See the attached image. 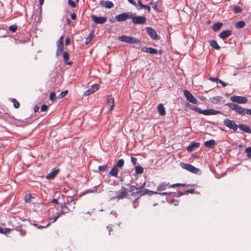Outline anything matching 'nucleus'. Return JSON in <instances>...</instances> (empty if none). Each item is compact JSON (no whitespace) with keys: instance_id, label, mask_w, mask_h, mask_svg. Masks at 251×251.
<instances>
[{"instance_id":"34","label":"nucleus","mask_w":251,"mask_h":251,"mask_svg":"<svg viewBox=\"0 0 251 251\" xmlns=\"http://www.w3.org/2000/svg\"><path fill=\"white\" fill-rule=\"evenodd\" d=\"M125 161L123 159H120L117 162L116 165L115 166L117 168H122L124 165Z\"/></svg>"},{"instance_id":"5","label":"nucleus","mask_w":251,"mask_h":251,"mask_svg":"<svg viewBox=\"0 0 251 251\" xmlns=\"http://www.w3.org/2000/svg\"><path fill=\"white\" fill-rule=\"evenodd\" d=\"M224 124L228 128L232 129L234 131H237L238 128V125H236L233 120H230L228 119H226L224 121Z\"/></svg>"},{"instance_id":"16","label":"nucleus","mask_w":251,"mask_h":251,"mask_svg":"<svg viewBox=\"0 0 251 251\" xmlns=\"http://www.w3.org/2000/svg\"><path fill=\"white\" fill-rule=\"evenodd\" d=\"M232 33V31L231 30H224L220 33L219 36V37L225 40L226 38L230 36Z\"/></svg>"},{"instance_id":"42","label":"nucleus","mask_w":251,"mask_h":251,"mask_svg":"<svg viewBox=\"0 0 251 251\" xmlns=\"http://www.w3.org/2000/svg\"><path fill=\"white\" fill-rule=\"evenodd\" d=\"M92 92L94 93L95 91H96L99 89V85L98 84H93L92 85L91 87L90 88Z\"/></svg>"},{"instance_id":"40","label":"nucleus","mask_w":251,"mask_h":251,"mask_svg":"<svg viewBox=\"0 0 251 251\" xmlns=\"http://www.w3.org/2000/svg\"><path fill=\"white\" fill-rule=\"evenodd\" d=\"M221 98H222V97H221L216 96V97L211 98L210 99V100H212V102H214V101L219 102L220 101Z\"/></svg>"},{"instance_id":"37","label":"nucleus","mask_w":251,"mask_h":251,"mask_svg":"<svg viewBox=\"0 0 251 251\" xmlns=\"http://www.w3.org/2000/svg\"><path fill=\"white\" fill-rule=\"evenodd\" d=\"M233 11L235 13H240L242 11V9L239 6H235L233 8Z\"/></svg>"},{"instance_id":"64","label":"nucleus","mask_w":251,"mask_h":251,"mask_svg":"<svg viewBox=\"0 0 251 251\" xmlns=\"http://www.w3.org/2000/svg\"><path fill=\"white\" fill-rule=\"evenodd\" d=\"M127 0L128 1V2H129L130 3H131V4H133V5H134V6H136V4H136V3L134 1V0Z\"/></svg>"},{"instance_id":"31","label":"nucleus","mask_w":251,"mask_h":251,"mask_svg":"<svg viewBox=\"0 0 251 251\" xmlns=\"http://www.w3.org/2000/svg\"><path fill=\"white\" fill-rule=\"evenodd\" d=\"M245 26V22L243 21H240L237 22L235 24V27L236 28H243Z\"/></svg>"},{"instance_id":"62","label":"nucleus","mask_w":251,"mask_h":251,"mask_svg":"<svg viewBox=\"0 0 251 251\" xmlns=\"http://www.w3.org/2000/svg\"><path fill=\"white\" fill-rule=\"evenodd\" d=\"M71 17L72 19L75 20L76 18V14L75 13H72L71 15Z\"/></svg>"},{"instance_id":"4","label":"nucleus","mask_w":251,"mask_h":251,"mask_svg":"<svg viewBox=\"0 0 251 251\" xmlns=\"http://www.w3.org/2000/svg\"><path fill=\"white\" fill-rule=\"evenodd\" d=\"M180 166L184 169H185L192 173L198 174L200 172L199 169L195 167L190 164H187L185 163H180Z\"/></svg>"},{"instance_id":"51","label":"nucleus","mask_w":251,"mask_h":251,"mask_svg":"<svg viewBox=\"0 0 251 251\" xmlns=\"http://www.w3.org/2000/svg\"><path fill=\"white\" fill-rule=\"evenodd\" d=\"M195 190L194 189H191L185 191L184 192V193H186V195L188 194L189 193L190 194H193L194 193Z\"/></svg>"},{"instance_id":"45","label":"nucleus","mask_w":251,"mask_h":251,"mask_svg":"<svg viewBox=\"0 0 251 251\" xmlns=\"http://www.w3.org/2000/svg\"><path fill=\"white\" fill-rule=\"evenodd\" d=\"M209 80L211 81L212 82H216V83H218L219 81L220 80V79H219L218 78H217V77H210L209 78Z\"/></svg>"},{"instance_id":"43","label":"nucleus","mask_w":251,"mask_h":251,"mask_svg":"<svg viewBox=\"0 0 251 251\" xmlns=\"http://www.w3.org/2000/svg\"><path fill=\"white\" fill-rule=\"evenodd\" d=\"M50 224V222L46 226H38L37 224H33L34 226H37V227L39 229H43L44 228H46L48 226H49Z\"/></svg>"},{"instance_id":"53","label":"nucleus","mask_w":251,"mask_h":251,"mask_svg":"<svg viewBox=\"0 0 251 251\" xmlns=\"http://www.w3.org/2000/svg\"><path fill=\"white\" fill-rule=\"evenodd\" d=\"M11 231V228H4V233H3V234H6L9 233Z\"/></svg>"},{"instance_id":"29","label":"nucleus","mask_w":251,"mask_h":251,"mask_svg":"<svg viewBox=\"0 0 251 251\" xmlns=\"http://www.w3.org/2000/svg\"><path fill=\"white\" fill-rule=\"evenodd\" d=\"M223 24L222 23H217L216 24H214L212 25V29L213 30L215 31H217L220 30V29L221 28V27L223 26Z\"/></svg>"},{"instance_id":"6","label":"nucleus","mask_w":251,"mask_h":251,"mask_svg":"<svg viewBox=\"0 0 251 251\" xmlns=\"http://www.w3.org/2000/svg\"><path fill=\"white\" fill-rule=\"evenodd\" d=\"M129 187L128 192L130 193L131 196L134 197L136 199L137 196H139L140 192V187H136L135 186L130 185L129 184L127 185Z\"/></svg>"},{"instance_id":"11","label":"nucleus","mask_w":251,"mask_h":251,"mask_svg":"<svg viewBox=\"0 0 251 251\" xmlns=\"http://www.w3.org/2000/svg\"><path fill=\"white\" fill-rule=\"evenodd\" d=\"M128 195V191L126 190V188L122 186L121 190L119 191V194L116 196V198L118 200L123 199L127 197Z\"/></svg>"},{"instance_id":"8","label":"nucleus","mask_w":251,"mask_h":251,"mask_svg":"<svg viewBox=\"0 0 251 251\" xmlns=\"http://www.w3.org/2000/svg\"><path fill=\"white\" fill-rule=\"evenodd\" d=\"M230 100L232 102L237 103H245L248 100L246 97L238 96H232L230 98Z\"/></svg>"},{"instance_id":"52","label":"nucleus","mask_w":251,"mask_h":251,"mask_svg":"<svg viewBox=\"0 0 251 251\" xmlns=\"http://www.w3.org/2000/svg\"><path fill=\"white\" fill-rule=\"evenodd\" d=\"M150 4L152 6L153 9H156L157 5V2H151L150 3Z\"/></svg>"},{"instance_id":"1","label":"nucleus","mask_w":251,"mask_h":251,"mask_svg":"<svg viewBox=\"0 0 251 251\" xmlns=\"http://www.w3.org/2000/svg\"><path fill=\"white\" fill-rule=\"evenodd\" d=\"M75 201L72 198H70V200H68L66 203L61 204L60 206L61 210L59 213L62 215L73 211L75 208Z\"/></svg>"},{"instance_id":"33","label":"nucleus","mask_w":251,"mask_h":251,"mask_svg":"<svg viewBox=\"0 0 251 251\" xmlns=\"http://www.w3.org/2000/svg\"><path fill=\"white\" fill-rule=\"evenodd\" d=\"M135 173L136 174H141L144 172V168L140 165L135 167Z\"/></svg>"},{"instance_id":"19","label":"nucleus","mask_w":251,"mask_h":251,"mask_svg":"<svg viewBox=\"0 0 251 251\" xmlns=\"http://www.w3.org/2000/svg\"><path fill=\"white\" fill-rule=\"evenodd\" d=\"M62 57L64 59V62L66 64L71 65L73 64L72 61L68 62L69 59V54L67 51H64L62 53Z\"/></svg>"},{"instance_id":"17","label":"nucleus","mask_w":251,"mask_h":251,"mask_svg":"<svg viewBox=\"0 0 251 251\" xmlns=\"http://www.w3.org/2000/svg\"><path fill=\"white\" fill-rule=\"evenodd\" d=\"M141 50L143 52L150 53L152 54H156L158 53V50L156 49L151 47H143L142 48Z\"/></svg>"},{"instance_id":"46","label":"nucleus","mask_w":251,"mask_h":251,"mask_svg":"<svg viewBox=\"0 0 251 251\" xmlns=\"http://www.w3.org/2000/svg\"><path fill=\"white\" fill-rule=\"evenodd\" d=\"M93 93V92H92V90L91 88H89L87 91H86L84 94H83V96H88L91 94Z\"/></svg>"},{"instance_id":"61","label":"nucleus","mask_w":251,"mask_h":251,"mask_svg":"<svg viewBox=\"0 0 251 251\" xmlns=\"http://www.w3.org/2000/svg\"><path fill=\"white\" fill-rule=\"evenodd\" d=\"M160 116H164L166 114V111H158Z\"/></svg>"},{"instance_id":"58","label":"nucleus","mask_w":251,"mask_h":251,"mask_svg":"<svg viewBox=\"0 0 251 251\" xmlns=\"http://www.w3.org/2000/svg\"><path fill=\"white\" fill-rule=\"evenodd\" d=\"M71 43V41L70 38L69 37H67L65 39V44L66 45H69Z\"/></svg>"},{"instance_id":"41","label":"nucleus","mask_w":251,"mask_h":251,"mask_svg":"<svg viewBox=\"0 0 251 251\" xmlns=\"http://www.w3.org/2000/svg\"><path fill=\"white\" fill-rule=\"evenodd\" d=\"M68 93V91L66 90L62 92L58 96V99H61L65 97L67 94Z\"/></svg>"},{"instance_id":"60","label":"nucleus","mask_w":251,"mask_h":251,"mask_svg":"<svg viewBox=\"0 0 251 251\" xmlns=\"http://www.w3.org/2000/svg\"><path fill=\"white\" fill-rule=\"evenodd\" d=\"M178 186H180V183H176V184H174L173 185H170L169 188H174L175 187Z\"/></svg>"},{"instance_id":"39","label":"nucleus","mask_w":251,"mask_h":251,"mask_svg":"<svg viewBox=\"0 0 251 251\" xmlns=\"http://www.w3.org/2000/svg\"><path fill=\"white\" fill-rule=\"evenodd\" d=\"M17 26L16 25H10L9 27V30L12 32H15L17 30Z\"/></svg>"},{"instance_id":"30","label":"nucleus","mask_w":251,"mask_h":251,"mask_svg":"<svg viewBox=\"0 0 251 251\" xmlns=\"http://www.w3.org/2000/svg\"><path fill=\"white\" fill-rule=\"evenodd\" d=\"M210 45L213 48L216 50H220V47L218 45L217 41L214 40H212L209 41Z\"/></svg>"},{"instance_id":"50","label":"nucleus","mask_w":251,"mask_h":251,"mask_svg":"<svg viewBox=\"0 0 251 251\" xmlns=\"http://www.w3.org/2000/svg\"><path fill=\"white\" fill-rule=\"evenodd\" d=\"M62 216V215H61V214H60L59 212L57 213H56V216H55V217L53 218V220H52V221L51 222H52V223H53V222H55V221L57 220V219H58L59 217H60V216Z\"/></svg>"},{"instance_id":"12","label":"nucleus","mask_w":251,"mask_h":251,"mask_svg":"<svg viewBox=\"0 0 251 251\" xmlns=\"http://www.w3.org/2000/svg\"><path fill=\"white\" fill-rule=\"evenodd\" d=\"M144 186H142L140 187V192L139 196H137L136 199H138L140 198L141 196L145 195L146 194H149L150 195L151 194H157L158 192L157 191H153L149 190L147 189H144Z\"/></svg>"},{"instance_id":"26","label":"nucleus","mask_w":251,"mask_h":251,"mask_svg":"<svg viewBox=\"0 0 251 251\" xmlns=\"http://www.w3.org/2000/svg\"><path fill=\"white\" fill-rule=\"evenodd\" d=\"M118 172L119 170L118 168L114 166L110 170V172L109 173V175L114 176V177H117Z\"/></svg>"},{"instance_id":"20","label":"nucleus","mask_w":251,"mask_h":251,"mask_svg":"<svg viewBox=\"0 0 251 251\" xmlns=\"http://www.w3.org/2000/svg\"><path fill=\"white\" fill-rule=\"evenodd\" d=\"M199 113L204 115H214L220 113V111H197Z\"/></svg>"},{"instance_id":"15","label":"nucleus","mask_w":251,"mask_h":251,"mask_svg":"<svg viewBox=\"0 0 251 251\" xmlns=\"http://www.w3.org/2000/svg\"><path fill=\"white\" fill-rule=\"evenodd\" d=\"M107 101V107L109 108V110L113 109L115 105L114 98L112 96H108Z\"/></svg>"},{"instance_id":"32","label":"nucleus","mask_w":251,"mask_h":251,"mask_svg":"<svg viewBox=\"0 0 251 251\" xmlns=\"http://www.w3.org/2000/svg\"><path fill=\"white\" fill-rule=\"evenodd\" d=\"M94 36V31L92 30L88 35V37L86 39L85 44L88 45L92 40Z\"/></svg>"},{"instance_id":"36","label":"nucleus","mask_w":251,"mask_h":251,"mask_svg":"<svg viewBox=\"0 0 251 251\" xmlns=\"http://www.w3.org/2000/svg\"><path fill=\"white\" fill-rule=\"evenodd\" d=\"M10 100L13 102V105L15 108H19L20 106V103L15 99H11Z\"/></svg>"},{"instance_id":"27","label":"nucleus","mask_w":251,"mask_h":251,"mask_svg":"<svg viewBox=\"0 0 251 251\" xmlns=\"http://www.w3.org/2000/svg\"><path fill=\"white\" fill-rule=\"evenodd\" d=\"M79 216L83 219H88L91 216V213L90 212L81 211L79 212Z\"/></svg>"},{"instance_id":"48","label":"nucleus","mask_w":251,"mask_h":251,"mask_svg":"<svg viewBox=\"0 0 251 251\" xmlns=\"http://www.w3.org/2000/svg\"><path fill=\"white\" fill-rule=\"evenodd\" d=\"M50 100L53 101L55 100V94L54 92H51L50 94Z\"/></svg>"},{"instance_id":"57","label":"nucleus","mask_w":251,"mask_h":251,"mask_svg":"<svg viewBox=\"0 0 251 251\" xmlns=\"http://www.w3.org/2000/svg\"><path fill=\"white\" fill-rule=\"evenodd\" d=\"M157 110H165L163 105L161 103L159 104L157 106Z\"/></svg>"},{"instance_id":"14","label":"nucleus","mask_w":251,"mask_h":251,"mask_svg":"<svg viewBox=\"0 0 251 251\" xmlns=\"http://www.w3.org/2000/svg\"><path fill=\"white\" fill-rule=\"evenodd\" d=\"M200 146L199 142H193L187 147L186 149L188 152H192L198 149Z\"/></svg>"},{"instance_id":"47","label":"nucleus","mask_w":251,"mask_h":251,"mask_svg":"<svg viewBox=\"0 0 251 251\" xmlns=\"http://www.w3.org/2000/svg\"><path fill=\"white\" fill-rule=\"evenodd\" d=\"M68 3L72 7H75L76 6L75 2L73 0H69Z\"/></svg>"},{"instance_id":"38","label":"nucleus","mask_w":251,"mask_h":251,"mask_svg":"<svg viewBox=\"0 0 251 251\" xmlns=\"http://www.w3.org/2000/svg\"><path fill=\"white\" fill-rule=\"evenodd\" d=\"M236 111L241 115H244L245 114L251 115V111Z\"/></svg>"},{"instance_id":"25","label":"nucleus","mask_w":251,"mask_h":251,"mask_svg":"<svg viewBox=\"0 0 251 251\" xmlns=\"http://www.w3.org/2000/svg\"><path fill=\"white\" fill-rule=\"evenodd\" d=\"M228 106L232 110H250V109L246 108H243L238 104L233 103H229Z\"/></svg>"},{"instance_id":"21","label":"nucleus","mask_w":251,"mask_h":251,"mask_svg":"<svg viewBox=\"0 0 251 251\" xmlns=\"http://www.w3.org/2000/svg\"><path fill=\"white\" fill-rule=\"evenodd\" d=\"M169 183H167L166 182H161L158 185L157 190L158 191H164L166 190L167 187L169 188Z\"/></svg>"},{"instance_id":"28","label":"nucleus","mask_w":251,"mask_h":251,"mask_svg":"<svg viewBox=\"0 0 251 251\" xmlns=\"http://www.w3.org/2000/svg\"><path fill=\"white\" fill-rule=\"evenodd\" d=\"M63 45L57 44V50L55 53L56 57L59 56L63 52Z\"/></svg>"},{"instance_id":"54","label":"nucleus","mask_w":251,"mask_h":251,"mask_svg":"<svg viewBox=\"0 0 251 251\" xmlns=\"http://www.w3.org/2000/svg\"><path fill=\"white\" fill-rule=\"evenodd\" d=\"M131 162L134 165H136L137 164V159L136 158L131 156Z\"/></svg>"},{"instance_id":"24","label":"nucleus","mask_w":251,"mask_h":251,"mask_svg":"<svg viewBox=\"0 0 251 251\" xmlns=\"http://www.w3.org/2000/svg\"><path fill=\"white\" fill-rule=\"evenodd\" d=\"M204 146L209 149H213L216 145V142L213 139L204 142Z\"/></svg>"},{"instance_id":"35","label":"nucleus","mask_w":251,"mask_h":251,"mask_svg":"<svg viewBox=\"0 0 251 251\" xmlns=\"http://www.w3.org/2000/svg\"><path fill=\"white\" fill-rule=\"evenodd\" d=\"M245 152L246 153L247 157L251 159V146L246 148Z\"/></svg>"},{"instance_id":"7","label":"nucleus","mask_w":251,"mask_h":251,"mask_svg":"<svg viewBox=\"0 0 251 251\" xmlns=\"http://www.w3.org/2000/svg\"><path fill=\"white\" fill-rule=\"evenodd\" d=\"M131 13H123L116 15L115 17V20L119 22L126 21L127 19L132 18L131 17Z\"/></svg>"},{"instance_id":"9","label":"nucleus","mask_w":251,"mask_h":251,"mask_svg":"<svg viewBox=\"0 0 251 251\" xmlns=\"http://www.w3.org/2000/svg\"><path fill=\"white\" fill-rule=\"evenodd\" d=\"M146 30L148 34L152 39L155 40H158L159 39V37L157 35L156 31L153 28L151 27H147L146 28Z\"/></svg>"},{"instance_id":"3","label":"nucleus","mask_w":251,"mask_h":251,"mask_svg":"<svg viewBox=\"0 0 251 251\" xmlns=\"http://www.w3.org/2000/svg\"><path fill=\"white\" fill-rule=\"evenodd\" d=\"M130 19H132L133 23L135 25H144L146 22V18L145 16H135L134 14L131 13Z\"/></svg>"},{"instance_id":"63","label":"nucleus","mask_w":251,"mask_h":251,"mask_svg":"<svg viewBox=\"0 0 251 251\" xmlns=\"http://www.w3.org/2000/svg\"><path fill=\"white\" fill-rule=\"evenodd\" d=\"M48 108V106L46 104H43L42 105L40 110H47Z\"/></svg>"},{"instance_id":"56","label":"nucleus","mask_w":251,"mask_h":251,"mask_svg":"<svg viewBox=\"0 0 251 251\" xmlns=\"http://www.w3.org/2000/svg\"><path fill=\"white\" fill-rule=\"evenodd\" d=\"M138 3L139 5V7L138 8V9H142L143 8V6L144 5V4H143L142 2L141 1V0H138Z\"/></svg>"},{"instance_id":"44","label":"nucleus","mask_w":251,"mask_h":251,"mask_svg":"<svg viewBox=\"0 0 251 251\" xmlns=\"http://www.w3.org/2000/svg\"><path fill=\"white\" fill-rule=\"evenodd\" d=\"M108 167L107 165H105L103 166H99V170L100 171H104L106 170L107 168Z\"/></svg>"},{"instance_id":"18","label":"nucleus","mask_w":251,"mask_h":251,"mask_svg":"<svg viewBox=\"0 0 251 251\" xmlns=\"http://www.w3.org/2000/svg\"><path fill=\"white\" fill-rule=\"evenodd\" d=\"M238 126L240 130L246 133L251 134V128L249 126L244 124H240Z\"/></svg>"},{"instance_id":"55","label":"nucleus","mask_w":251,"mask_h":251,"mask_svg":"<svg viewBox=\"0 0 251 251\" xmlns=\"http://www.w3.org/2000/svg\"><path fill=\"white\" fill-rule=\"evenodd\" d=\"M143 8L147 10L148 12H150L151 10V7L148 5H144Z\"/></svg>"},{"instance_id":"23","label":"nucleus","mask_w":251,"mask_h":251,"mask_svg":"<svg viewBox=\"0 0 251 251\" xmlns=\"http://www.w3.org/2000/svg\"><path fill=\"white\" fill-rule=\"evenodd\" d=\"M101 6L105 7L108 8H111L114 6L113 3L109 0H103L100 3Z\"/></svg>"},{"instance_id":"2","label":"nucleus","mask_w":251,"mask_h":251,"mask_svg":"<svg viewBox=\"0 0 251 251\" xmlns=\"http://www.w3.org/2000/svg\"><path fill=\"white\" fill-rule=\"evenodd\" d=\"M118 40L128 44H139L140 43V41L138 39L126 35L119 36Z\"/></svg>"},{"instance_id":"59","label":"nucleus","mask_w":251,"mask_h":251,"mask_svg":"<svg viewBox=\"0 0 251 251\" xmlns=\"http://www.w3.org/2000/svg\"><path fill=\"white\" fill-rule=\"evenodd\" d=\"M219 83L221 84L223 87H226V86H227V84L223 81L222 80H221V79H220Z\"/></svg>"},{"instance_id":"49","label":"nucleus","mask_w":251,"mask_h":251,"mask_svg":"<svg viewBox=\"0 0 251 251\" xmlns=\"http://www.w3.org/2000/svg\"><path fill=\"white\" fill-rule=\"evenodd\" d=\"M63 36H61L57 42V44L63 45Z\"/></svg>"},{"instance_id":"22","label":"nucleus","mask_w":251,"mask_h":251,"mask_svg":"<svg viewBox=\"0 0 251 251\" xmlns=\"http://www.w3.org/2000/svg\"><path fill=\"white\" fill-rule=\"evenodd\" d=\"M59 169H55L53 170L52 172L48 174L46 178L47 179H51L55 177V176L57 175V174L59 173Z\"/></svg>"},{"instance_id":"10","label":"nucleus","mask_w":251,"mask_h":251,"mask_svg":"<svg viewBox=\"0 0 251 251\" xmlns=\"http://www.w3.org/2000/svg\"><path fill=\"white\" fill-rule=\"evenodd\" d=\"M183 94L186 99L190 102L196 104L197 102L196 99L192 95V94L187 90L183 91Z\"/></svg>"},{"instance_id":"13","label":"nucleus","mask_w":251,"mask_h":251,"mask_svg":"<svg viewBox=\"0 0 251 251\" xmlns=\"http://www.w3.org/2000/svg\"><path fill=\"white\" fill-rule=\"evenodd\" d=\"M92 19L97 24H102L107 21V18L104 17H98L95 15L91 16Z\"/></svg>"}]
</instances>
